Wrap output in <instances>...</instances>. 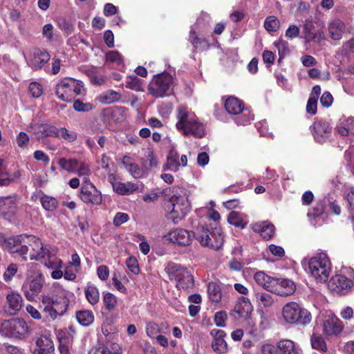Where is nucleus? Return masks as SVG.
Segmentation results:
<instances>
[{
    "label": "nucleus",
    "instance_id": "6e6552de",
    "mask_svg": "<svg viewBox=\"0 0 354 354\" xmlns=\"http://www.w3.org/2000/svg\"><path fill=\"white\" fill-rule=\"evenodd\" d=\"M165 270L171 279L176 280L178 289L188 291L194 287L193 277L187 268L179 264L169 262L166 264Z\"/></svg>",
    "mask_w": 354,
    "mask_h": 354
},
{
    "label": "nucleus",
    "instance_id": "37998d69",
    "mask_svg": "<svg viewBox=\"0 0 354 354\" xmlns=\"http://www.w3.org/2000/svg\"><path fill=\"white\" fill-rule=\"evenodd\" d=\"M77 320L83 326H88L94 319L93 314L90 310H80L76 313Z\"/></svg>",
    "mask_w": 354,
    "mask_h": 354
},
{
    "label": "nucleus",
    "instance_id": "1a4fd4ad",
    "mask_svg": "<svg viewBox=\"0 0 354 354\" xmlns=\"http://www.w3.org/2000/svg\"><path fill=\"white\" fill-rule=\"evenodd\" d=\"M225 109L230 114L236 115L235 121L239 125H247L254 120L250 110L244 108L242 101L236 97H228L225 102Z\"/></svg>",
    "mask_w": 354,
    "mask_h": 354
},
{
    "label": "nucleus",
    "instance_id": "c9c22d12",
    "mask_svg": "<svg viewBox=\"0 0 354 354\" xmlns=\"http://www.w3.org/2000/svg\"><path fill=\"white\" fill-rule=\"evenodd\" d=\"M86 298L91 305H95L100 300V292L93 284H88L84 289Z\"/></svg>",
    "mask_w": 354,
    "mask_h": 354
},
{
    "label": "nucleus",
    "instance_id": "a211bd4d",
    "mask_svg": "<svg viewBox=\"0 0 354 354\" xmlns=\"http://www.w3.org/2000/svg\"><path fill=\"white\" fill-rule=\"evenodd\" d=\"M323 333L327 336L338 335L343 330L342 322L333 314H330L322 324Z\"/></svg>",
    "mask_w": 354,
    "mask_h": 354
},
{
    "label": "nucleus",
    "instance_id": "aec40b11",
    "mask_svg": "<svg viewBox=\"0 0 354 354\" xmlns=\"http://www.w3.org/2000/svg\"><path fill=\"white\" fill-rule=\"evenodd\" d=\"M23 304L24 299L21 295L18 292L11 291L6 295L3 310L8 315H15L21 309Z\"/></svg>",
    "mask_w": 354,
    "mask_h": 354
},
{
    "label": "nucleus",
    "instance_id": "ddd939ff",
    "mask_svg": "<svg viewBox=\"0 0 354 354\" xmlns=\"http://www.w3.org/2000/svg\"><path fill=\"white\" fill-rule=\"evenodd\" d=\"M192 238V232L184 229H176L162 236L164 241L181 246L190 245Z\"/></svg>",
    "mask_w": 354,
    "mask_h": 354
},
{
    "label": "nucleus",
    "instance_id": "473e14b6",
    "mask_svg": "<svg viewBox=\"0 0 354 354\" xmlns=\"http://www.w3.org/2000/svg\"><path fill=\"white\" fill-rule=\"evenodd\" d=\"M113 188L114 191H115L118 194L122 195H129L135 192L138 188V187L137 185L130 182H117L113 183Z\"/></svg>",
    "mask_w": 354,
    "mask_h": 354
},
{
    "label": "nucleus",
    "instance_id": "dca6fc26",
    "mask_svg": "<svg viewBox=\"0 0 354 354\" xmlns=\"http://www.w3.org/2000/svg\"><path fill=\"white\" fill-rule=\"evenodd\" d=\"M81 200L86 204L99 205L102 202V196L94 185L82 187L80 193Z\"/></svg>",
    "mask_w": 354,
    "mask_h": 354
},
{
    "label": "nucleus",
    "instance_id": "39448f33",
    "mask_svg": "<svg viewBox=\"0 0 354 354\" xmlns=\"http://www.w3.org/2000/svg\"><path fill=\"white\" fill-rule=\"evenodd\" d=\"M308 272L317 282L328 280L331 271V263L328 255L319 252L308 261Z\"/></svg>",
    "mask_w": 354,
    "mask_h": 354
},
{
    "label": "nucleus",
    "instance_id": "e433bc0d",
    "mask_svg": "<svg viewBox=\"0 0 354 354\" xmlns=\"http://www.w3.org/2000/svg\"><path fill=\"white\" fill-rule=\"evenodd\" d=\"M121 98V94L118 92H116L113 90L106 91L102 94H100L98 97V100L101 103L103 104H111L115 102L120 100Z\"/></svg>",
    "mask_w": 354,
    "mask_h": 354
},
{
    "label": "nucleus",
    "instance_id": "49530a36",
    "mask_svg": "<svg viewBox=\"0 0 354 354\" xmlns=\"http://www.w3.org/2000/svg\"><path fill=\"white\" fill-rule=\"evenodd\" d=\"M125 85L127 88L136 91L142 90V84L140 79L134 75L127 77Z\"/></svg>",
    "mask_w": 354,
    "mask_h": 354
},
{
    "label": "nucleus",
    "instance_id": "4c0bfd02",
    "mask_svg": "<svg viewBox=\"0 0 354 354\" xmlns=\"http://www.w3.org/2000/svg\"><path fill=\"white\" fill-rule=\"evenodd\" d=\"M353 130H354V118H352L340 121L337 126V132L342 136H348Z\"/></svg>",
    "mask_w": 354,
    "mask_h": 354
},
{
    "label": "nucleus",
    "instance_id": "680f3d73",
    "mask_svg": "<svg viewBox=\"0 0 354 354\" xmlns=\"http://www.w3.org/2000/svg\"><path fill=\"white\" fill-rule=\"evenodd\" d=\"M29 91L32 97H39L43 93V87L37 82H32L29 85Z\"/></svg>",
    "mask_w": 354,
    "mask_h": 354
},
{
    "label": "nucleus",
    "instance_id": "ea45409f",
    "mask_svg": "<svg viewBox=\"0 0 354 354\" xmlns=\"http://www.w3.org/2000/svg\"><path fill=\"white\" fill-rule=\"evenodd\" d=\"M37 350L40 351H55L53 342L47 335H42L36 341Z\"/></svg>",
    "mask_w": 354,
    "mask_h": 354
},
{
    "label": "nucleus",
    "instance_id": "69168bd1",
    "mask_svg": "<svg viewBox=\"0 0 354 354\" xmlns=\"http://www.w3.org/2000/svg\"><path fill=\"white\" fill-rule=\"evenodd\" d=\"M275 46L281 57H283L289 51L288 44L286 41L281 39L275 43Z\"/></svg>",
    "mask_w": 354,
    "mask_h": 354
},
{
    "label": "nucleus",
    "instance_id": "8fccbe9b",
    "mask_svg": "<svg viewBox=\"0 0 354 354\" xmlns=\"http://www.w3.org/2000/svg\"><path fill=\"white\" fill-rule=\"evenodd\" d=\"M77 137V133L75 131H69L64 127L58 129L57 138H62L68 142L75 141Z\"/></svg>",
    "mask_w": 354,
    "mask_h": 354
},
{
    "label": "nucleus",
    "instance_id": "864d4df0",
    "mask_svg": "<svg viewBox=\"0 0 354 354\" xmlns=\"http://www.w3.org/2000/svg\"><path fill=\"white\" fill-rule=\"evenodd\" d=\"M106 59L107 62L114 63L117 65H122L123 64V58L122 55L115 50H111L106 53Z\"/></svg>",
    "mask_w": 354,
    "mask_h": 354
},
{
    "label": "nucleus",
    "instance_id": "72a5a7b5",
    "mask_svg": "<svg viewBox=\"0 0 354 354\" xmlns=\"http://www.w3.org/2000/svg\"><path fill=\"white\" fill-rule=\"evenodd\" d=\"M207 292L209 298L212 302L218 303L221 300V288L218 283L209 282L207 286Z\"/></svg>",
    "mask_w": 354,
    "mask_h": 354
},
{
    "label": "nucleus",
    "instance_id": "de8ad7c7",
    "mask_svg": "<svg viewBox=\"0 0 354 354\" xmlns=\"http://www.w3.org/2000/svg\"><path fill=\"white\" fill-rule=\"evenodd\" d=\"M77 162L78 160L76 159H66L65 158H62L58 160V164L63 169L68 172L74 173Z\"/></svg>",
    "mask_w": 354,
    "mask_h": 354
},
{
    "label": "nucleus",
    "instance_id": "bb28decb",
    "mask_svg": "<svg viewBox=\"0 0 354 354\" xmlns=\"http://www.w3.org/2000/svg\"><path fill=\"white\" fill-rule=\"evenodd\" d=\"M304 34L307 41L319 42L324 39V32L315 30L313 23L310 20H306L304 25Z\"/></svg>",
    "mask_w": 354,
    "mask_h": 354
},
{
    "label": "nucleus",
    "instance_id": "3c124183",
    "mask_svg": "<svg viewBox=\"0 0 354 354\" xmlns=\"http://www.w3.org/2000/svg\"><path fill=\"white\" fill-rule=\"evenodd\" d=\"M264 27L269 32L277 31L279 27V21L276 17L269 16L264 21Z\"/></svg>",
    "mask_w": 354,
    "mask_h": 354
},
{
    "label": "nucleus",
    "instance_id": "338daca9",
    "mask_svg": "<svg viewBox=\"0 0 354 354\" xmlns=\"http://www.w3.org/2000/svg\"><path fill=\"white\" fill-rule=\"evenodd\" d=\"M29 136L24 132H20L16 138V142L19 147L25 148L29 142Z\"/></svg>",
    "mask_w": 354,
    "mask_h": 354
},
{
    "label": "nucleus",
    "instance_id": "9d476101",
    "mask_svg": "<svg viewBox=\"0 0 354 354\" xmlns=\"http://www.w3.org/2000/svg\"><path fill=\"white\" fill-rule=\"evenodd\" d=\"M30 235H19L9 237L6 250L11 254H16L24 260L27 259Z\"/></svg>",
    "mask_w": 354,
    "mask_h": 354
},
{
    "label": "nucleus",
    "instance_id": "b1692460",
    "mask_svg": "<svg viewBox=\"0 0 354 354\" xmlns=\"http://www.w3.org/2000/svg\"><path fill=\"white\" fill-rule=\"evenodd\" d=\"M211 336L213 337L212 347L213 350L220 354H223L227 351V344L224 337L226 333L221 329H212L210 332Z\"/></svg>",
    "mask_w": 354,
    "mask_h": 354
},
{
    "label": "nucleus",
    "instance_id": "cd10ccee",
    "mask_svg": "<svg viewBox=\"0 0 354 354\" xmlns=\"http://www.w3.org/2000/svg\"><path fill=\"white\" fill-rule=\"evenodd\" d=\"M20 176L21 173L19 170L13 173L7 172L3 166V161L2 160H0V186H8L19 178Z\"/></svg>",
    "mask_w": 354,
    "mask_h": 354
},
{
    "label": "nucleus",
    "instance_id": "4468645a",
    "mask_svg": "<svg viewBox=\"0 0 354 354\" xmlns=\"http://www.w3.org/2000/svg\"><path fill=\"white\" fill-rule=\"evenodd\" d=\"M253 311V306L250 299L243 296L239 297L230 315L235 319L242 318L248 319Z\"/></svg>",
    "mask_w": 354,
    "mask_h": 354
},
{
    "label": "nucleus",
    "instance_id": "20e7f679",
    "mask_svg": "<svg viewBox=\"0 0 354 354\" xmlns=\"http://www.w3.org/2000/svg\"><path fill=\"white\" fill-rule=\"evenodd\" d=\"M30 328L23 319L15 317L0 324V335L5 337L25 339L30 334Z\"/></svg>",
    "mask_w": 354,
    "mask_h": 354
},
{
    "label": "nucleus",
    "instance_id": "603ef678",
    "mask_svg": "<svg viewBox=\"0 0 354 354\" xmlns=\"http://www.w3.org/2000/svg\"><path fill=\"white\" fill-rule=\"evenodd\" d=\"M103 301L106 308L109 310H113L116 306L117 298L110 292H106L104 295Z\"/></svg>",
    "mask_w": 354,
    "mask_h": 354
},
{
    "label": "nucleus",
    "instance_id": "f03ea898",
    "mask_svg": "<svg viewBox=\"0 0 354 354\" xmlns=\"http://www.w3.org/2000/svg\"><path fill=\"white\" fill-rule=\"evenodd\" d=\"M190 192L185 188L178 187L171 198L172 209L167 214V218L174 224L179 223L191 210L189 200Z\"/></svg>",
    "mask_w": 354,
    "mask_h": 354
},
{
    "label": "nucleus",
    "instance_id": "7c9ffc66",
    "mask_svg": "<svg viewBox=\"0 0 354 354\" xmlns=\"http://www.w3.org/2000/svg\"><path fill=\"white\" fill-rule=\"evenodd\" d=\"M227 221L235 227L244 228L248 223V219L245 214L232 211L228 216Z\"/></svg>",
    "mask_w": 354,
    "mask_h": 354
},
{
    "label": "nucleus",
    "instance_id": "4d7b16f0",
    "mask_svg": "<svg viewBox=\"0 0 354 354\" xmlns=\"http://www.w3.org/2000/svg\"><path fill=\"white\" fill-rule=\"evenodd\" d=\"M74 173L77 174L79 176L91 175V171L89 165L79 160L76 165L75 171Z\"/></svg>",
    "mask_w": 354,
    "mask_h": 354
},
{
    "label": "nucleus",
    "instance_id": "79ce46f5",
    "mask_svg": "<svg viewBox=\"0 0 354 354\" xmlns=\"http://www.w3.org/2000/svg\"><path fill=\"white\" fill-rule=\"evenodd\" d=\"M277 348L283 354H297L295 343L289 339L281 340L278 343Z\"/></svg>",
    "mask_w": 354,
    "mask_h": 354
},
{
    "label": "nucleus",
    "instance_id": "58836bf2",
    "mask_svg": "<svg viewBox=\"0 0 354 354\" xmlns=\"http://www.w3.org/2000/svg\"><path fill=\"white\" fill-rule=\"evenodd\" d=\"M168 151L166 167L168 169L176 171L180 166L178 154L173 147Z\"/></svg>",
    "mask_w": 354,
    "mask_h": 354
},
{
    "label": "nucleus",
    "instance_id": "13d9d810",
    "mask_svg": "<svg viewBox=\"0 0 354 354\" xmlns=\"http://www.w3.org/2000/svg\"><path fill=\"white\" fill-rule=\"evenodd\" d=\"M18 270V266L15 263L10 264L6 270H5L3 278L6 282H9L12 280V277L15 275Z\"/></svg>",
    "mask_w": 354,
    "mask_h": 354
},
{
    "label": "nucleus",
    "instance_id": "a19ab883",
    "mask_svg": "<svg viewBox=\"0 0 354 354\" xmlns=\"http://www.w3.org/2000/svg\"><path fill=\"white\" fill-rule=\"evenodd\" d=\"M189 131H185L183 134L185 136H194L196 138H202L205 134V130L203 123L200 122L198 120L196 121V124H192L189 128Z\"/></svg>",
    "mask_w": 354,
    "mask_h": 354
},
{
    "label": "nucleus",
    "instance_id": "9b49d317",
    "mask_svg": "<svg viewBox=\"0 0 354 354\" xmlns=\"http://www.w3.org/2000/svg\"><path fill=\"white\" fill-rule=\"evenodd\" d=\"M353 285V281L344 274H336L329 280L328 287L333 294L345 295L350 292Z\"/></svg>",
    "mask_w": 354,
    "mask_h": 354
},
{
    "label": "nucleus",
    "instance_id": "2f4dec72",
    "mask_svg": "<svg viewBox=\"0 0 354 354\" xmlns=\"http://www.w3.org/2000/svg\"><path fill=\"white\" fill-rule=\"evenodd\" d=\"M254 281L266 290L270 292L274 278L267 275L264 272L258 271L254 275Z\"/></svg>",
    "mask_w": 354,
    "mask_h": 354
},
{
    "label": "nucleus",
    "instance_id": "f257e3e1",
    "mask_svg": "<svg viewBox=\"0 0 354 354\" xmlns=\"http://www.w3.org/2000/svg\"><path fill=\"white\" fill-rule=\"evenodd\" d=\"M30 248V259L41 261L46 268L52 270L51 277L59 279L62 277L63 261L57 257L59 249L50 244H44L35 236L30 235L29 246Z\"/></svg>",
    "mask_w": 354,
    "mask_h": 354
},
{
    "label": "nucleus",
    "instance_id": "412c9836",
    "mask_svg": "<svg viewBox=\"0 0 354 354\" xmlns=\"http://www.w3.org/2000/svg\"><path fill=\"white\" fill-rule=\"evenodd\" d=\"M18 203L16 196L0 197V213L8 218L13 217L17 212Z\"/></svg>",
    "mask_w": 354,
    "mask_h": 354
},
{
    "label": "nucleus",
    "instance_id": "bf43d9fd",
    "mask_svg": "<svg viewBox=\"0 0 354 354\" xmlns=\"http://www.w3.org/2000/svg\"><path fill=\"white\" fill-rule=\"evenodd\" d=\"M220 238L221 240V248L223 245L224 239L223 235L221 232V230L219 228L214 227L212 229V234L207 237V241L210 244H214V241Z\"/></svg>",
    "mask_w": 354,
    "mask_h": 354
},
{
    "label": "nucleus",
    "instance_id": "0e129e2a",
    "mask_svg": "<svg viewBox=\"0 0 354 354\" xmlns=\"http://www.w3.org/2000/svg\"><path fill=\"white\" fill-rule=\"evenodd\" d=\"M129 219V216L127 213L124 212H118L115 214L113 220V224L118 227L121 225L123 223H125L127 222Z\"/></svg>",
    "mask_w": 354,
    "mask_h": 354
},
{
    "label": "nucleus",
    "instance_id": "09e8293b",
    "mask_svg": "<svg viewBox=\"0 0 354 354\" xmlns=\"http://www.w3.org/2000/svg\"><path fill=\"white\" fill-rule=\"evenodd\" d=\"M42 207L48 212H53L57 207V201L51 196H44L41 198Z\"/></svg>",
    "mask_w": 354,
    "mask_h": 354
},
{
    "label": "nucleus",
    "instance_id": "2eb2a0df",
    "mask_svg": "<svg viewBox=\"0 0 354 354\" xmlns=\"http://www.w3.org/2000/svg\"><path fill=\"white\" fill-rule=\"evenodd\" d=\"M211 234L212 230H209L208 228L205 227L202 223H200L197 227H196L194 230L192 232L193 237H195V239L200 243L202 246L207 247L214 250H218L221 248L220 238H218V239L214 240V244H209L207 241V237Z\"/></svg>",
    "mask_w": 354,
    "mask_h": 354
},
{
    "label": "nucleus",
    "instance_id": "774afa93",
    "mask_svg": "<svg viewBox=\"0 0 354 354\" xmlns=\"http://www.w3.org/2000/svg\"><path fill=\"white\" fill-rule=\"evenodd\" d=\"M126 265L129 270L133 274H138L139 272V266L135 257H131L128 258L126 261Z\"/></svg>",
    "mask_w": 354,
    "mask_h": 354
},
{
    "label": "nucleus",
    "instance_id": "c03bdc74",
    "mask_svg": "<svg viewBox=\"0 0 354 354\" xmlns=\"http://www.w3.org/2000/svg\"><path fill=\"white\" fill-rule=\"evenodd\" d=\"M58 129L57 127L50 124H41L39 126V131L37 132L38 137L55 136L57 137Z\"/></svg>",
    "mask_w": 354,
    "mask_h": 354
},
{
    "label": "nucleus",
    "instance_id": "f704fd0d",
    "mask_svg": "<svg viewBox=\"0 0 354 354\" xmlns=\"http://www.w3.org/2000/svg\"><path fill=\"white\" fill-rule=\"evenodd\" d=\"M325 210V205L323 201H319L315 204V206L311 211L308 213V217L309 218L310 223L316 225L317 222L316 218H319L324 215Z\"/></svg>",
    "mask_w": 354,
    "mask_h": 354
},
{
    "label": "nucleus",
    "instance_id": "5fc2aeb1",
    "mask_svg": "<svg viewBox=\"0 0 354 354\" xmlns=\"http://www.w3.org/2000/svg\"><path fill=\"white\" fill-rule=\"evenodd\" d=\"M310 340L313 348L322 351L326 349L325 342L320 335H313Z\"/></svg>",
    "mask_w": 354,
    "mask_h": 354
},
{
    "label": "nucleus",
    "instance_id": "6ab92c4d",
    "mask_svg": "<svg viewBox=\"0 0 354 354\" xmlns=\"http://www.w3.org/2000/svg\"><path fill=\"white\" fill-rule=\"evenodd\" d=\"M44 283V278L41 274L32 279L27 286L24 285L23 290L26 298L28 301H34L40 293Z\"/></svg>",
    "mask_w": 354,
    "mask_h": 354
},
{
    "label": "nucleus",
    "instance_id": "a878e982",
    "mask_svg": "<svg viewBox=\"0 0 354 354\" xmlns=\"http://www.w3.org/2000/svg\"><path fill=\"white\" fill-rule=\"evenodd\" d=\"M328 30L332 39L340 40L346 31V25L341 19L335 18L328 23Z\"/></svg>",
    "mask_w": 354,
    "mask_h": 354
},
{
    "label": "nucleus",
    "instance_id": "423d86ee",
    "mask_svg": "<svg viewBox=\"0 0 354 354\" xmlns=\"http://www.w3.org/2000/svg\"><path fill=\"white\" fill-rule=\"evenodd\" d=\"M85 88L81 81L73 78H64L56 85L57 97L64 102H71L77 95H83Z\"/></svg>",
    "mask_w": 354,
    "mask_h": 354
},
{
    "label": "nucleus",
    "instance_id": "7ed1b4c3",
    "mask_svg": "<svg viewBox=\"0 0 354 354\" xmlns=\"http://www.w3.org/2000/svg\"><path fill=\"white\" fill-rule=\"evenodd\" d=\"M68 295L63 291L56 295H43L40 304L43 313L52 319L65 314L69 304Z\"/></svg>",
    "mask_w": 354,
    "mask_h": 354
},
{
    "label": "nucleus",
    "instance_id": "c85d7f7f",
    "mask_svg": "<svg viewBox=\"0 0 354 354\" xmlns=\"http://www.w3.org/2000/svg\"><path fill=\"white\" fill-rule=\"evenodd\" d=\"M252 228L265 239H270L274 232V226L268 221L257 223L253 225Z\"/></svg>",
    "mask_w": 354,
    "mask_h": 354
},
{
    "label": "nucleus",
    "instance_id": "052dcab7",
    "mask_svg": "<svg viewBox=\"0 0 354 354\" xmlns=\"http://www.w3.org/2000/svg\"><path fill=\"white\" fill-rule=\"evenodd\" d=\"M73 108L79 112H87L93 109V106L90 103H83L80 100H76L73 103Z\"/></svg>",
    "mask_w": 354,
    "mask_h": 354
},
{
    "label": "nucleus",
    "instance_id": "393cba45",
    "mask_svg": "<svg viewBox=\"0 0 354 354\" xmlns=\"http://www.w3.org/2000/svg\"><path fill=\"white\" fill-rule=\"evenodd\" d=\"M314 138L318 142H324L331 133L332 127L326 121H316L313 123Z\"/></svg>",
    "mask_w": 354,
    "mask_h": 354
},
{
    "label": "nucleus",
    "instance_id": "f3484780",
    "mask_svg": "<svg viewBox=\"0 0 354 354\" xmlns=\"http://www.w3.org/2000/svg\"><path fill=\"white\" fill-rule=\"evenodd\" d=\"M172 84L173 77L168 73L156 75V97L170 95Z\"/></svg>",
    "mask_w": 354,
    "mask_h": 354
},
{
    "label": "nucleus",
    "instance_id": "6e6d98bb",
    "mask_svg": "<svg viewBox=\"0 0 354 354\" xmlns=\"http://www.w3.org/2000/svg\"><path fill=\"white\" fill-rule=\"evenodd\" d=\"M159 113L165 118H167L172 111V105L169 102H159Z\"/></svg>",
    "mask_w": 354,
    "mask_h": 354
},
{
    "label": "nucleus",
    "instance_id": "4be33fe9",
    "mask_svg": "<svg viewBox=\"0 0 354 354\" xmlns=\"http://www.w3.org/2000/svg\"><path fill=\"white\" fill-rule=\"evenodd\" d=\"M295 290V283L286 279L274 278L271 292L279 296H288L292 295Z\"/></svg>",
    "mask_w": 354,
    "mask_h": 354
},
{
    "label": "nucleus",
    "instance_id": "c756f323",
    "mask_svg": "<svg viewBox=\"0 0 354 354\" xmlns=\"http://www.w3.org/2000/svg\"><path fill=\"white\" fill-rule=\"evenodd\" d=\"M254 297L258 308H268L274 303L272 295L268 292H256L254 293Z\"/></svg>",
    "mask_w": 354,
    "mask_h": 354
},
{
    "label": "nucleus",
    "instance_id": "a18cd8bd",
    "mask_svg": "<svg viewBox=\"0 0 354 354\" xmlns=\"http://www.w3.org/2000/svg\"><path fill=\"white\" fill-rule=\"evenodd\" d=\"M189 40L196 49L202 50L206 48L208 46L207 41L204 39L198 37L193 29L190 30Z\"/></svg>",
    "mask_w": 354,
    "mask_h": 354
},
{
    "label": "nucleus",
    "instance_id": "5701e85b",
    "mask_svg": "<svg viewBox=\"0 0 354 354\" xmlns=\"http://www.w3.org/2000/svg\"><path fill=\"white\" fill-rule=\"evenodd\" d=\"M50 59V54L46 50L35 49L30 55L28 64L33 69H41Z\"/></svg>",
    "mask_w": 354,
    "mask_h": 354
},
{
    "label": "nucleus",
    "instance_id": "f8f14e48",
    "mask_svg": "<svg viewBox=\"0 0 354 354\" xmlns=\"http://www.w3.org/2000/svg\"><path fill=\"white\" fill-rule=\"evenodd\" d=\"M177 118L176 128L183 133L189 131V128L192 124H196V121L198 120V118L194 112L183 106L177 109Z\"/></svg>",
    "mask_w": 354,
    "mask_h": 354
},
{
    "label": "nucleus",
    "instance_id": "0eeeda50",
    "mask_svg": "<svg viewBox=\"0 0 354 354\" xmlns=\"http://www.w3.org/2000/svg\"><path fill=\"white\" fill-rule=\"evenodd\" d=\"M281 313L287 324L306 325L311 321L310 313L295 301L286 304L282 308Z\"/></svg>",
    "mask_w": 354,
    "mask_h": 354
},
{
    "label": "nucleus",
    "instance_id": "e2e57ef3",
    "mask_svg": "<svg viewBox=\"0 0 354 354\" xmlns=\"http://www.w3.org/2000/svg\"><path fill=\"white\" fill-rule=\"evenodd\" d=\"M227 319V315L225 311L216 312L214 315V321L215 324L218 327L225 326V322Z\"/></svg>",
    "mask_w": 354,
    "mask_h": 354
}]
</instances>
